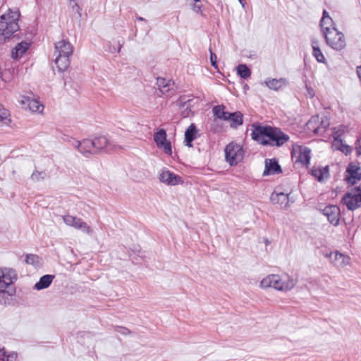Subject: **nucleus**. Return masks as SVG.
Returning <instances> with one entry per match:
<instances>
[{
    "instance_id": "nucleus-1",
    "label": "nucleus",
    "mask_w": 361,
    "mask_h": 361,
    "mask_svg": "<svg viewBox=\"0 0 361 361\" xmlns=\"http://www.w3.org/2000/svg\"><path fill=\"white\" fill-rule=\"evenodd\" d=\"M252 139L263 145L280 147L289 140V136L280 129L271 126L252 125Z\"/></svg>"
},
{
    "instance_id": "nucleus-2",
    "label": "nucleus",
    "mask_w": 361,
    "mask_h": 361,
    "mask_svg": "<svg viewBox=\"0 0 361 361\" xmlns=\"http://www.w3.org/2000/svg\"><path fill=\"white\" fill-rule=\"evenodd\" d=\"M296 283L297 281L289 275L269 274L262 279L259 286L264 289L272 288L278 291L288 292L292 290Z\"/></svg>"
},
{
    "instance_id": "nucleus-3",
    "label": "nucleus",
    "mask_w": 361,
    "mask_h": 361,
    "mask_svg": "<svg viewBox=\"0 0 361 361\" xmlns=\"http://www.w3.org/2000/svg\"><path fill=\"white\" fill-rule=\"evenodd\" d=\"M20 16L18 11H12L8 8V11L0 17V42L5 41L9 38L19 29L18 20Z\"/></svg>"
},
{
    "instance_id": "nucleus-4",
    "label": "nucleus",
    "mask_w": 361,
    "mask_h": 361,
    "mask_svg": "<svg viewBox=\"0 0 361 361\" xmlns=\"http://www.w3.org/2000/svg\"><path fill=\"white\" fill-rule=\"evenodd\" d=\"M16 271L11 268H0V304L6 305L14 291L9 288L17 280Z\"/></svg>"
},
{
    "instance_id": "nucleus-5",
    "label": "nucleus",
    "mask_w": 361,
    "mask_h": 361,
    "mask_svg": "<svg viewBox=\"0 0 361 361\" xmlns=\"http://www.w3.org/2000/svg\"><path fill=\"white\" fill-rule=\"evenodd\" d=\"M326 44L336 51H341L346 47L345 38L343 33L338 29L331 30L323 35Z\"/></svg>"
},
{
    "instance_id": "nucleus-6",
    "label": "nucleus",
    "mask_w": 361,
    "mask_h": 361,
    "mask_svg": "<svg viewBox=\"0 0 361 361\" xmlns=\"http://www.w3.org/2000/svg\"><path fill=\"white\" fill-rule=\"evenodd\" d=\"M341 202L349 210L361 207V188L356 187L348 191L343 197Z\"/></svg>"
},
{
    "instance_id": "nucleus-7",
    "label": "nucleus",
    "mask_w": 361,
    "mask_h": 361,
    "mask_svg": "<svg viewBox=\"0 0 361 361\" xmlns=\"http://www.w3.org/2000/svg\"><path fill=\"white\" fill-rule=\"evenodd\" d=\"M225 156L231 166L236 165L243 159V147L240 145L231 142L226 147Z\"/></svg>"
},
{
    "instance_id": "nucleus-8",
    "label": "nucleus",
    "mask_w": 361,
    "mask_h": 361,
    "mask_svg": "<svg viewBox=\"0 0 361 361\" xmlns=\"http://www.w3.org/2000/svg\"><path fill=\"white\" fill-rule=\"evenodd\" d=\"M330 122L326 117L312 116L307 122V128L315 134H322L329 126Z\"/></svg>"
},
{
    "instance_id": "nucleus-9",
    "label": "nucleus",
    "mask_w": 361,
    "mask_h": 361,
    "mask_svg": "<svg viewBox=\"0 0 361 361\" xmlns=\"http://www.w3.org/2000/svg\"><path fill=\"white\" fill-rule=\"evenodd\" d=\"M167 135L164 129H159L154 135V141L158 148L161 149L168 155L172 154L171 144L166 138Z\"/></svg>"
},
{
    "instance_id": "nucleus-10",
    "label": "nucleus",
    "mask_w": 361,
    "mask_h": 361,
    "mask_svg": "<svg viewBox=\"0 0 361 361\" xmlns=\"http://www.w3.org/2000/svg\"><path fill=\"white\" fill-rule=\"evenodd\" d=\"M159 180L162 183L167 185H177L183 183V180L181 176L175 174L168 169H162L159 173Z\"/></svg>"
},
{
    "instance_id": "nucleus-11",
    "label": "nucleus",
    "mask_w": 361,
    "mask_h": 361,
    "mask_svg": "<svg viewBox=\"0 0 361 361\" xmlns=\"http://www.w3.org/2000/svg\"><path fill=\"white\" fill-rule=\"evenodd\" d=\"M92 141L95 153L102 150L109 151L116 148L115 143L105 135L97 136Z\"/></svg>"
},
{
    "instance_id": "nucleus-12",
    "label": "nucleus",
    "mask_w": 361,
    "mask_h": 361,
    "mask_svg": "<svg viewBox=\"0 0 361 361\" xmlns=\"http://www.w3.org/2000/svg\"><path fill=\"white\" fill-rule=\"evenodd\" d=\"M20 103L23 108L27 109L32 113L42 114L44 110V105L37 99L27 96H21Z\"/></svg>"
},
{
    "instance_id": "nucleus-13",
    "label": "nucleus",
    "mask_w": 361,
    "mask_h": 361,
    "mask_svg": "<svg viewBox=\"0 0 361 361\" xmlns=\"http://www.w3.org/2000/svg\"><path fill=\"white\" fill-rule=\"evenodd\" d=\"M326 257L329 258L331 262L337 268H344L350 264V258L338 251L326 254Z\"/></svg>"
},
{
    "instance_id": "nucleus-14",
    "label": "nucleus",
    "mask_w": 361,
    "mask_h": 361,
    "mask_svg": "<svg viewBox=\"0 0 361 361\" xmlns=\"http://www.w3.org/2000/svg\"><path fill=\"white\" fill-rule=\"evenodd\" d=\"M322 214L333 226H338L340 221L341 210L336 205H329L322 209Z\"/></svg>"
},
{
    "instance_id": "nucleus-15",
    "label": "nucleus",
    "mask_w": 361,
    "mask_h": 361,
    "mask_svg": "<svg viewBox=\"0 0 361 361\" xmlns=\"http://www.w3.org/2000/svg\"><path fill=\"white\" fill-rule=\"evenodd\" d=\"M293 156L295 157L296 161L302 164H308L310 160V149L306 147L296 145L293 148Z\"/></svg>"
},
{
    "instance_id": "nucleus-16",
    "label": "nucleus",
    "mask_w": 361,
    "mask_h": 361,
    "mask_svg": "<svg viewBox=\"0 0 361 361\" xmlns=\"http://www.w3.org/2000/svg\"><path fill=\"white\" fill-rule=\"evenodd\" d=\"M73 51L72 44L66 39H61L55 43L54 56H71Z\"/></svg>"
},
{
    "instance_id": "nucleus-17",
    "label": "nucleus",
    "mask_w": 361,
    "mask_h": 361,
    "mask_svg": "<svg viewBox=\"0 0 361 361\" xmlns=\"http://www.w3.org/2000/svg\"><path fill=\"white\" fill-rule=\"evenodd\" d=\"M157 85L159 92L163 95H169L174 92L175 83L171 80H166L164 78H157Z\"/></svg>"
},
{
    "instance_id": "nucleus-18",
    "label": "nucleus",
    "mask_w": 361,
    "mask_h": 361,
    "mask_svg": "<svg viewBox=\"0 0 361 361\" xmlns=\"http://www.w3.org/2000/svg\"><path fill=\"white\" fill-rule=\"evenodd\" d=\"M361 169L359 166L350 164L347 169V172L348 176L346 178L348 183L350 185H354L357 183V181L360 180L361 178Z\"/></svg>"
},
{
    "instance_id": "nucleus-19",
    "label": "nucleus",
    "mask_w": 361,
    "mask_h": 361,
    "mask_svg": "<svg viewBox=\"0 0 361 361\" xmlns=\"http://www.w3.org/2000/svg\"><path fill=\"white\" fill-rule=\"evenodd\" d=\"M320 26L323 35L327 33V32H330L331 30L337 29L334 22L326 10L323 11V15L320 20Z\"/></svg>"
},
{
    "instance_id": "nucleus-20",
    "label": "nucleus",
    "mask_w": 361,
    "mask_h": 361,
    "mask_svg": "<svg viewBox=\"0 0 361 361\" xmlns=\"http://www.w3.org/2000/svg\"><path fill=\"white\" fill-rule=\"evenodd\" d=\"M280 172H281V167L276 160L267 159L265 161V169L263 172V176L279 173Z\"/></svg>"
},
{
    "instance_id": "nucleus-21",
    "label": "nucleus",
    "mask_w": 361,
    "mask_h": 361,
    "mask_svg": "<svg viewBox=\"0 0 361 361\" xmlns=\"http://www.w3.org/2000/svg\"><path fill=\"white\" fill-rule=\"evenodd\" d=\"M78 149L84 154L95 153L94 149V142L92 140L90 139H84L80 142H78Z\"/></svg>"
},
{
    "instance_id": "nucleus-22",
    "label": "nucleus",
    "mask_w": 361,
    "mask_h": 361,
    "mask_svg": "<svg viewBox=\"0 0 361 361\" xmlns=\"http://www.w3.org/2000/svg\"><path fill=\"white\" fill-rule=\"evenodd\" d=\"M270 200L274 204H277L286 207L288 204V194L281 192H274L271 195Z\"/></svg>"
},
{
    "instance_id": "nucleus-23",
    "label": "nucleus",
    "mask_w": 361,
    "mask_h": 361,
    "mask_svg": "<svg viewBox=\"0 0 361 361\" xmlns=\"http://www.w3.org/2000/svg\"><path fill=\"white\" fill-rule=\"evenodd\" d=\"M311 174L319 182L327 179L329 176V166L313 167Z\"/></svg>"
},
{
    "instance_id": "nucleus-24",
    "label": "nucleus",
    "mask_w": 361,
    "mask_h": 361,
    "mask_svg": "<svg viewBox=\"0 0 361 361\" xmlns=\"http://www.w3.org/2000/svg\"><path fill=\"white\" fill-rule=\"evenodd\" d=\"M197 133L195 125L191 123L185 132V142L186 146L189 147L192 146V142L197 137Z\"/></svg>"
},
{
    "instance_id": "nucleus-25",
    "label": "nucleus",
    "mask_w": 361,
    "mask_h": 361,
    "mask_svg": "<svg viewBox=\"0 0 361 361\" xmlns=\"http://www.w3.org/2000/svg\"><path fill=\"white\" fill-rule=\"evenodd\" d=\"M54 63L59 72L66 71L70 66V57L68 56H54Z\"/></svg>"
},
{
    "instance_id": "nucleus-26",
    "label": "nucleus",
    "mask_w": 361,
    "mask_h": 361,
    "mask_svg": "<svg viewBox=\"0 0 361 361\" xmlns=\"http://www.w3.org/2000/svg\"><path fill=\"white\" fill-rule=\"evenodd\" d=\"M331 147L335 150H339L348 155L351 153L352 149L351 147L345 144L341 139L338 138L337 137H334V140L331 143Z\"/></svg>"
},
{
    "instance_id": "nucleus-27",
    "label": "nucleus",
    "mask_w": 361,
    "mask_h": 361,
    "mask_svg": "<svg viewBox=\"0 0 361 361\" xmlns=\"http://www.w3.org/2000/svg\"><path fill=\"white\" fill-rule=\"evenodd\" d=\"M30 44L25 42L18 43L12 50L11 56L13 59L20 58L28 49Z\"/></svg>"
},
{
    "instance_id": "nucleus-28",
    "label": "nucleus",
    "mask_w": 361,
    "mask_h": 361,
    "mask_svg": "<svg viewBox=\"0 0 361 361\" xmlns=\"http://www.w3.org/2000/svg\"><path fill=\"white\" fill-rule=\"evenodd\" d=\"M54 279V275L47 274L42 276L39 281L35 284V289L40 290L48 288Z\"/></svg>"
},
{
    "instance_id": "nucleus-29",
    "label": "nucleus",
    "mask_w": 361,
    "mask_h": 361,
    "mask_svg": "<svg viewBox=\"0 0 361 361\" xmlns=\"http://www.w3.org/2000/svg\"><path fill=\"white\" fill-rule=\"evenodd\" d=\"M264 83L271 90H278L286 85V80L285 78L280 79H267Z\"/></svg>"
},
{
    "instance_id": "nucleus-30",
    "label": "nucleus",
    "mask_w": 361,
    "mask_h": 361,
    "mask_svg": "<svg viewBox=\"0 0 361 361\" xmlns=\"http://www.w3.org/2000/svg\"><path fill=\"white\" fill-rule=\"evenodd\" d=\"M312 47L313 49V56L316 58L317 61L319 63H325L326 59L319 47V41L317 39H312Z\"/></svg>"
},
{
    "instance_id": "nucleus-31",
    "label": "nucleus",
    "mask_w": 361,
    "mask_h": 361,
    "mask_svg": "<svg viewBox=\"0 0 361 361\" xmlns=\"http://www.w3.org/2000/svg\"><path fill=\"white\" fill-rule=\"evenodd\" d=\"M226 121H231V126L232 128H237L243 124V114L240 111L230 113Z\"/></svg>"
},
{
    "instance_id": "nucleus-32",
    "label": "nucleus",
    "mask_w": 361,
    "mask_h": 361,
    "mask_svg": "<svg viewBox=\"0 0 361 361\" xmlns=\"http://www.w3.org/2000/svg\"><path fill=\"white\" fill-rule=\"evenodd\" d=\"M225 107L222 105H218L213 107L212 111L214 115L219 119L226 121L228 119V116H229L230 113L225 111Z\"/></svg>"
},
{
    "instance_id": "nucleus-33",
    "label": "nucleus",
    "mask_w": 361,
    "mask_h": 361,
    "mask_svg": "<svg viewBox=\"0 0 361 361\" xmlns=\"http://www.w3.org/2000/svg\"><path fill=\"white\" fill-rule=\"evenodd\" d=\"M25 262L28 264H31L35 267H39L42 265V259L36 255L29 254L26 255Z\"/></svg>"
},
{
    "instance_id": "nucleus-34",
    "label": "nucleus",
    "mask_w": 361,
    "mask_h": 361,
    "mask_svg": "<svg viewBox=\"0 0 361 361\" xmlns=\"http://www.w3.org/2000/svg\"><path fill=\"white\" fill-rule=\"evenodd\" d=\"M63 222L68 226L73 227L76 229L79 221L80 220V218L76 216H73L69 214L65 215L63 216Z\"/></svg>"
},
{
    "instance_id": "nucleus-35",
    "label": "nucleus",
    "mask_w": 361,
    "mask_h": 361,
    "mask_svg": "<svg viewBox=\"0 0 361 361\" xmlns=\"http://www.w3.org/2000/svg\"><path fill=\"white\" fill-rule=\"evenodd\" d=\"M237 73L243 79H247L250 77L251 71L250 68L245 64H240L237 66Z\"/></svg>"
},
{
    "instance_id": "nucleus-36",
    "label": "nucleus",
    "mask_w": 361,
    "mask_h": 361,
    "mask_svg": "<svg viewBox=\"0 0 361 361\" xmlns=\"http://www.w3.org/2000/svg\"><path fill=\"white\" fill-rule=\"evenodd\" d=\"M10 121V114L8 110L0 104V125H8Z\"/></svg>"
},
{
    "instance_id": "nucleus-37",
    "label": "nucleus",
    "mask_w": 361,
    "mask_h": 361,
    "mask_svg": "<svg viewBox=\"0 0 361 361\" xmlns=\"http://www.w3.org/2000/svg\"><path fill=\"white\" fill-rule=\"evenodd\" d=\"M76 229L80 230L82 233H86L87 235H92L93 233V230L91 228V227L81 219L79 221V224Z\"/></svg>"
},
{
    "instance_id": "nucleus-38",
    "label": "nucleus",
    "mask_w": 361,
    "mask_h": 361,
    "mask_svg": "<svg viewBox=\"0 0 361 361\" xmlns=\"http://www.w3.org/2000/svg\"><path fill=\"white\" fill-rule=\"evenodd\" d=\"M348 132V127L344 125H340L333 128V137L339 138L341 135Z\"/></svg>"
},
{
    "instance_id": "nucleus-39",
    "label": "nucleus",
    "mask_w": 361,
    "mask_h": 361,
    "mask_svg": "<svg viewBox=\"0 0 361 361\" xmlns=\"http://www.w3.org/2000/svg\"><path fill=\"white\" fill-rule=\"evenodd\" d=\"M17 358V354L12 353L8 355H6L4 349H0V361H15Z\"/></svg>"
},
{
    "instance_id": "nucleus-40",
    "label": "nucleus",
    "mask_w": 361,
    "mask_h": 361,
    "mask_svg": "<svg viewBox=\"0 0 361 361\" xmlns=\"http://www.w3.org/2000/svg\"><path fill=\"white\" fill-rule=\"evenodd\" d=\"M68 6L71 8L73 13H77L79 18L81 17V8L75 0H70L68 1Z\"/></svg>"
},
{
    "instance_id": "nucleus-41",
    "label": "nucleus",
    "mask_w": 361,
    "mask_h": 361,
    "mask_svg": "<svg viewBox=\"0 0 361 361\" xmlns=\"http://www.w3.org/2000/svg\"><path fill=\"white\" fill-rule=\"evenodd\" d=\"M194 2L192 4V9L194 12L197 13H202V4L200 0H193Z\"/></svg>"
},
{
    "instance_id": "nucleus-42",
    "label": "nucleus",
    "mask_w": 361,
    "mask_h": 361,
    "mask_svg": "<svg viewBox=\"0 0 361 361\" xmlns=\"http://www.w3.org/2000/svg\"><path fill=\"white\" fill-rule=\"evenodd\" d=\"M115 331L118 334H121V335H123V336H128V335H130L131 334L130 331L124 327V326H116L115 327Z\"/></svg>"
},
{
    "instance_id": "nucleus-43",
    "label": "nucleus",
    "mask_w": 361,
    "mask_h": 361,
    "mask_svg": "<svg viewBox=\"0 0 361 361\" xmlns=\"http://www.w3.org/2000/svg\"><path fill=\"white\" fill-rule=\"evenodd\" d=\"M210 62H211L212 66L215 69L218 68L216 55L215 54L212 53L211 50H210Z\"/></svg>"
},
{
    "instance_id": "nucleus-44",
    "label": "nucleus",
    "mask_w": 361,
    "mask_h": 361,
    "mask_svg": "<svg viewBox=\"0 0 361 361\" xmlns=\"http://www.w3.org/2000/svg\"><path fill=\"white\" fill-rule=\"evenodd\" d=\"M305 88H306V96L310 98L314 97V94H315L314 90L311 87H309L307 85H305Z\"/></svg>"
},
{
    "instance_id": "nucleus-45",
    "label": "nucleus",
    "mask_w": 361,
    "mask_h": 361,
    "mask_svg": "<svg viewBox=\"0 0 361 361\" xmlns=\"http://www.w3.org/2000/svg\"><path fill=\"white\" fill-rule=\"evenodd\" d=\"M31 178L33 180L39 181V180L43 178L41 172L35 171L32 173Z\"/></svg>"
},
{
    "instance_id": "nucleus-46",
    "label": "nucleus",
    "mask_w": 361,
    "mask_h": 361,
    "mask_svg": "<svg viewBox=\"0 0 361 361\" xmlns=\"http://www.w3.org/2000/svg\"><path fill=\"white\" fill-rule=\"evenodd\" d=\"M355 149L357 156H361V137L357 140L355 143Z\"/></svg>"
},
{
    "instance_id": "nucleus-47",
    "label": "nucleus",
    "mask_w": 361,
    "mask_h": 361,
    "mask_svg": "<svg viewBox=\"0 0 361 361\" xmlns=\"http://www.w3.org/2000/svg\"><path fill=\"white\" fill-rule=\"evenodd\" d=\"M238 1L240 2V4L243 6V8H245V4H246L245 0H238Z\"/></svg>"
},
{
    "instance_id": "nucleus-48",
    "label": "nucleus",
    "mask_w": 361,
    "mask_h": 361,
    "mask_svg": "<svg viewBox=\"0 0 361 361\" xmlns=\"http://www.w3.org/2000/svg\"><path fill=\"white\" fill-rule=\"evenodd\" d=\"M137 20L140 21L145 20V18H143L142 17H137Z\"/></svg>"
},
{
    "instance_id": "nucleus-49",
    "label": "nucleus",
    "mask_w": 361,
    "mask_h": 361,
    "mask_svg": "<svg viewBox=\"0 0 361 361\" xmlns=\"http://www.w3.org/2000/svg\"><path fill=\"white\" fill-rule=\"evenodd\" d=\"M121 49V44H119V45H118V48L117 51H118H118H120Z\"/></svg>"
},
{
    "instance_id": "nucleus-50",
    "label": "nucleus",
    "mask_w": 361,
    "mask_h": 361,
    "mask_svg": "<svg viewBox=\"0 0 361 361\" xmlns=\"http://www.w3.org/2000/svg\"><path fill=\"white\" fill-rule=\"evenodd\" d=\"M116 51V49H115V48H114V49H110V51H111V53H114Z\"/></svg>"
}]
</instances>
